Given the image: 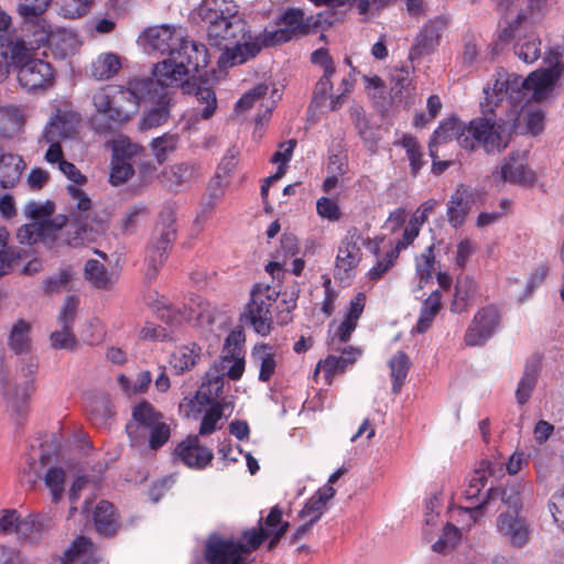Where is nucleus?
Listing matches in <instances>:
<instances>
[{"label": "nucleus", "mask_w": 564, "mask_h": 564, "mask_svg": "<svg viewBox=\"0 0 564 564\" xmlns=\"http://www.w3.org/2000/svg\"><path fill=\"white\" fill-rule=\"evenodd\" d=\"M208 64V53L204 44L182 39L178 46L172 52V56L158 63L154 67L155 78H133L128 86H106L96 90L93 95V104L99 116L107 122L104 129H112L131 119L138 111V98L149 95L160 85L178 86L193 94L203 109L196 108L204 120L213 117L217 109L215 91L205 86L191 85L186 78L198 73L199 68Z\"/></svg>", "instance_id": "1"}, {"label": "nucleus", "mask_w": 564, "mask_h": 564, "mask_svg": "<svg viewBox=\"0 0 564 564\" xmlns=\"http://www.w3.org/2000/svg\"><path fill=\"white\" fill-rule=\"evenodd\" d=\"M485 100L480 104L481 117L468 122L467 137L460 138L462 148L474 151L481 148L487 154H499L512 138V129L520 112L507 105L505 95L495 88H485Z\"/></svg>", "instance_id": "2"}, {"label": "nucleus", "mask_w": 564, "mask_h": 564, "mask_svg": "<svg viewBox=\"0 0 564 564\" xmlns=\"http://www.w3.org/2000/svg\"><path fill=\"white\" fill-rule=\"evenodd\" d=\"M562 72V66L556 64L547 69H539L531 73L525 79L516 74L499 75L494 88L500 95H505L507 105L514 107L519 112L524 101L531 99L541 101L553 89Z\"/></svg>", "instance_id": "3"}, {"label": "nucleus", "mask_w": 564, "mask_h": 564, "mask_svg": "<svg viewBox=\"0 0 564 564\" xmlns=\"http://www.w3.org/2000/svg\"><path fill=\"white\" fill-rule=\"evenodd\" d=\"M198 15L213 45L220 46L221 39H243L247 22L234 0H204L198 7Z\"/></svg>", "instance_id": "4"}, {"label": "nucleus", "mask_w": 564, "mask_h": 564, "mask_svg": "<svg viewBox=\"0 0 564 564\" xmlns=\"http://www.w3.org/2000/svg\"><path fill=\"white\" fill-rule=\"evenodd\" d=\"M55 212V204L47 200L44 205L37 206V242L44 243L47 248H59L64 243L70 247H79L93 240L88 235L87 226L79 224L74 234L66 240L61 239V230L67 223L65 215L51 216Z\"/></svg>", "instance_id": "5"}, {"label": "nucleus", "mask_w": 564, "mask_h": 564, "mask_svg": "<svg viewBox=\"0 0 564 564\" xmlns=\"http://www.w3.org/2000/svg\"><path fill=\"white\" fill-rule=\"evenodd\" d=\"M23 214L30 221L18 228L17 239L20 247L14 249H3L0 251V276L26 259L28 262L23 267L22 272L25 274H31L33 272L32 265L35 261V200H30L25 205Z\"/></svg>", "instance_id": "6"}, {"label": "nucleus", "mask_w": 564, "mask_h": 564, "mask_svg": "<svg viewBox=\"0 0 564 564\" xmlns=\"http://www.w3.org/2000/svg\"><path fill=\"white\" fill-rule=\"evenodd\" d=\"M280 292L267 284H257L251 291V297L247 304L241 321L250 325L253 330L267 336L272 329V315L270 307L278 300Z\"/></svg>", "instance_id": "7"}, {"label": "nucleus", "mask_w": 564, "mask_h": 564, "mask_svg": "<svg viewBox=\"0 0 564 564\" xmlns=\"http://www.w3.org/2000/svg\"><path fill=\"white\" fill-rule=\"evenodd\" d=\"M7 47L6 55L10 54L12 65L18 68V82L29 91L35 89V62L33 61L32 41L17 37L14 41L7 35L0 36V47Z\"/></svg>", "instance_id": "8"}, {"label": "nucleus", "mask_w": 564, "mask_h": 564, "mask_svg": "<svg viewBox=\"0 0 564 564\" xmlns=\"http://www.w3.org/2000/svg\"><path fill=\"white\" fill-rule=\"evenodd\" d=\"M162 413L148 401H142L132 410V420L127 424L126 431L133 447L145 445L149 429L162 421Z\"/></svg>", "instance_id": "9"}, {"label": "nucleus", "mask_w": 564, "mask_h": 564, "mask_svg": "<svg viewBox=\"0 0 564 564\" xmlns=\"http://www.w3.org/2000/svg\"><path fill=\"white\" fill-rule=\"evenodd\" d=\"M243 39L230 37L221 39L224 52L219 56V65L221 67H232L246 63L248 59L253 58L260 51L261 45L254 41L248 25H245Z\"/></svg>", "instance_id": "10"}, {"label": "nucleus", "mask_w": 564, "mask_h": 564, "mask_svg": "<svg viewBox=\"0 0 564 564\" xmlns=\"http://www.w3.org/2000/svg\"><path fill=\"white\" fill-rule=\"evenodd\" d=\"M523 20H525V15L520 13L514 22L510 23L500 32L499 39L501 41L509 42L511 39L517 37V42L513 47L514 54L524 63L531 64L541 55V41L533 33L520 34V24Z\"/></svg>", "instance_id": "11"}, {"label": "nucleus", "mask_w": 564, "mask_h": 564, "mask_svg": "<svg viewBox=\"0 0 564 564\" xmlns=\"http://www.w3.org/2000/svg\"><path fill=\"white\" fill-rule=\"evenodd\" d=\"M497 530L516 549L524 547L531 540L530 523L519 512H501L497 518Z\"/></svg>", "instance_id": "12"}, {"label": "nucleus", "mask_w": 564, "mask_h": 564, "mask_svg": "<svg viewBox=\"0 0 564 564\" xmlns=\"http://www.w3.org/2000/svg\"><path fill=\"white\" fill-rule=\"evenodd\" d=\"M280 25L278 30L265 32V45L288 42L297 35L308 33L310 30V23L300 9H288L281 17Z\"/></svg>", "instance_id": "13"}, {"label": "nucleus", "mask_w": 564, "mask_h": 564, "mask_svg": "<svg viewBox=\"0 0 564 564\" xmlns=\"http://www.w3.org/2000/svg\"><path fill=\"white\" fill-rule=\"evenodd\" d=\"M360 240L361 237L356 229L349 230L343 238L335 261V278L346 279L358 267L362 256Z\"/></svg>", "instance_id": "14"}, {"label": "nucleus", "mask_w": 564, "mask_h": 564, "mask_svg": "<svg viewBox=\"0 0 564 564\" xmlns=\"http://www.w3.org/2000/svg\"><path fill=\"white\" fill-rule=\"evenodd\" d=\"M500 322L498 310L487 306L479 310L465 334V343L468 346L484 345L495 333Z\"/></svg>", "instance_id": "15"}, {"label": "nucleus", "mask_w": 564, "mask_h": 564, "mask_svg": "<svg viewBox=\"0 0 564 564\" xmlns=\"http://www.w3.org/2000/svg\"><path fill=\"white\" fill-rule=\"evenodd\" d=\"M140 148L129 140H117L113 144L111 160L110 183L121 185L133 174L132 158L138 154Z\"/></svg>", "instance_id": "16"}, {"label": "nucleus", "mask_w": 564, "mask_h": 564, "mask_svg": "<svg viewBox=\"0 0 564 564\" xmlns=\"http://www.w3.org/2000/svg\"><path fill=\"white\" fill-rule=\"evenodd\" d=\"M492 178L501 183L529 185L535 182V174L519 153L512 152L503 160L501 166L492 172Z\"/></svg>", "instance_id": "17"}, {"label": "nucleus", "mask_w": 564, "mask_h": 564, "mask_svg": "<svg viewBox=\"0 0 564 564\" xmlns=\"http://www.w3.org/2000/svg\"><path fill=\"white\" fill-rule=\"evenodd\" d=\"M170 86L167 85H160L158 87V90L153 89L149 95H144L140 98H138V106L140 105V101L143 99H149L151 101H155L156 106L153 107L151 110H149L142 121L140 122V129L141 130H149L152 128H156L165 123L170 117V97L167 88Z\"/></svg>", "instance_id": "18"}, {"label": "nucleus", "mask_w": 564, "mask_h": 564, "mask_svg": "<svg viewBox=\"0 0 564 564\" xmlns=\"http://www.w3.org/2000/svg\"><path fill=\"white\" fill-rule=\"evenodd\" d=\"M80 116L72 110L56 109L45 127V140H64L73 138L78 130Z\"/></svg>", "instance_id": "19"}, {"label": "nucleus", "mask_w": 564, "mask_h": 564, "mask_svg": "<svg viewBox=\"0 0 564 564\" xmlns=\"http://www.w3.org/2000/svg\"><path fill=\"white\" fill-rule=\"evenodd\" d=\"M176 459L182 460L191 468H204L213 459V453L205 446L199 445L198 436L189 435L181 442L174 449Z\"/></svg>", "instance_id": "20"}, {"label": "nucleus", "mask_w": 564, "mask_h": 564, "mask_svg": "<svg viewBox=\"0 0 564 564\" xmlns=\"http://www.w3.org/2000/svg\"><path fill=\"white\" fill-rule=\"evenodd\" d=\"M501 499V501L508 507L506 512H519L521 513L522 501L520 497L519 486L516 484L509 485L503 489L499 488H490L484 500L478 505H470L465 508V510L471 513V517H476V514H481L484 508L488 506L491 501Z\"/></svg>", "instance_id": "21"}, {"label": "nucleus", "mask_w": 564, "mask_h": 564, "mask_svg": "<svg viewBox=\"0 0 564 564\" xmlns=\"http://www.w3.org/2000/svg\"><path fill=\"white\" fill-rule=\"evenodd\" d=\"M26 377V386L21 387V383H18L14 390L11 388L9 382L3 383L2 391L7 401V406L11 411L12 415H15L17 423L20 424L29 413V400L31 393L34 391L33 379H29V375Z\"/></svg>", "instance_id": "22"}, {"label": "nucleus", "mask_w": 564, "mask_h": 564, "mask_svg": "<svg viewBox=\"0 0 564 564\" xmlns=\"http://www.w3.org/2000/svg\"><path fill=\"white\" fill-rule=\"evenodd\" d=\"M443 29L444 24L441 21L434 20L426 23L415 37L409 58L414 61L431 54L440 43Z\"/></svg>", "instance_id": "23"}, {"label": "nucleus", "mask_w": 564, "mask_h": 564, "mask_svg": "<svg viewBox=\"0 0 564 564\" xmlns=\"http://www.w3.org/2000/svg\"><path fill=\"white\" fill-rule=\"evenodd\" d=\"M467 131L468 122H463L455 117L442 121L438 128L434 131L433 138L429 143L431 158H434V148L437 144L446 143L455 139L459 147H462L460 138L467 137Z\"/></svg>", "instance_id": "24"}, {"label": "nucleus", "mask_w": 564, "mask_h": 564, "mask_svg": "<svg viewBox=\"0 0 564 564\" xmlns=\"http://www.w3.org/2000/svg\"><path fill=\"white\" fill-rule=\"evenodd\" d=\"M148 39L155 51L161 54H167L169 57H171L172 52H174V48L178 46V43L183 39V31L181 28L161 25L150 29Z\"/></svg>", "instance_id": "25"}, {"label": "nucleus", "mask_w": 564, "mask_h": 564, "mask_svg": "<svg viewBox=\"0 0 564 564\" xmlns=\"http://www.w3.org/2000/svg\"><path fill=\"white\" fill-rule=\"evenodd\" d=\"M311 61L313 64L323 68V75L317 82L314 90V97L326 98L333 88L332 76L335 74L336 68L334 61L326 48H318L312 53Z\"/></svg>", "instance_id": "26"}, {"label": "nucleus", "mask_w": 564, "mask_h": 564, "mask_svg": "<svg viewBox=\"0 0 564 564\" xmlns=\"http://www.w3.org/2000/svg\"><path fill=\"white\" fill-rule=\"evenodd\" d=\"M471 208V202L469 194L466 189L457 188L451 196L447 203V219L448 223L454 227H460L466 219Z\"/></svg>", "instance_id": "27"}, {"label": "nucleus", "mask_w": 564, "mask_h": 564, "mask_svg": "<svg viewBox=\"0 0 564 564\" xmlns=\"http://www.w3.org/2000/svg\"><path fill=\"white\" fill-rule=\"evenodd\" d=\"M24 162L21 156L12 153H3L0 149V186L9 188L20 180Z\"/></svg>", "instance_id": "28"}, {"label": "nucleus", "mask_w": 564, "mask_h": 564, "mask_svg": "<svg viewBox=\"0 0 564 564\" xmlns=\"http://www.w3.org/2000/svg\"><path fill=\"white\" fill-rule=\"evenodd\" d=\"M176 229L169 225L161 230V235L149 249L148 260L150 268L156 272L166 259L167 251L175 240Z\"/></svg>", "instance_id": "29"}, {"label": "nucleus", "mask_w": 564, "mask_h": 564, "mask_svg": "<svg viewBox=\"0 0 564 564\" xmlns=\"http://www.w3.org/2000/svg\"><path fill=\"white\" fill-rule=\"evenodd\" d=\"M224 373H219L217 369L207 372L206 381L202 383L196 392L195 400L199 404L219 403L217 400L223 394Z\"/></svg>", "instance_id": "30"}, {"label": "nucleus", "mask_w": 564, "mask_h": 564, "mask_svg": "<svg viewBox=\"0 0 564 564\" xmlns=\"http://www.w3.org/2000/svg\"><path fill=\"white\" fill-rule=\"evenodd\" d=\"M315 6H324L327 9H335L343 6H355L358 13L364 17H373L384 8L388 0H311Z\"/></svg>", "instance_id": "31"}, {"label": "nucleus", "mask_w": 564, "mask_h": 564, "mask_svg": "<svg viewBox=\"0 0 564 564\" xmlns=\"http://www.w3.org/2000/svg\"><path fill=\"white\" fill-rule=\"evenodd\" d=\"M51 0H37V51L42 46L53 47L57 46L59 40L64 36L65 32L59 29H54L47 21L40 15V10L46 8Z\"/></svg>", "instance_id": "32"}, {"label": "nucleus", "mask_w": 564, "mask_h": 564, "mask_svg": "<svg viewBox=\"0 0 564 564\" xmlns=\"http://www.w3.org/2000/svg\"><path fill=\"white\" fill-rule=\"evenodd\" d=\"M95 527L98 533L110 536L117 532L118 522L115 514L113 506L101 500L94 511Z\"/></svg>", "instance_id": "33"}, {"label": "nucleus", "mask_w": 564, "mask_h": 564, "mask_svg": "<svg viewBox=\"0 0 564 564\" xmlns=\"http://www.w3.org/2000/svg\"><path fill=\"white\" fill-rule=\"evenodd\" d=\"M252 358L260 366L259 380L262 382L270 381L276 367L273 347L265 344L256 345L252 350Z\"/></svg>", "instance_id": "34"}, {"label": "nucleus", "mask_w": 564, "mask_h": 564, "mask_svg": "<svg viewBox=\"0 0 564 564\" xmlns=\"http://www.w3.org/2000/svg\"><path fill=\"white\" fill-rule=\"evenodd\" d=\"M121 69V59L115 53H102L91 64V76L98 80L113 77Z\"/></svg>", "instance_id": "35"}, {"label": "nucleus", "mask_w": 564, "mask_h": 564, "mask_svg": "<svg viewBox=\"0 0 564 564\" xmlns=\"http://www.w3.org/2000/svg\"><path fill=\"white\" fill-rule=\"evenodd\" d=\"M489 474L490 463L481 462L479 467L475 469L474 473L470 475L468 484L463 491L466 501H470L471 503L476 501V505L479 503V495L487 484V478Z\"/></svg>", "instance_id": "36"}, {"label": "nucleus", "mask_w": 564, "mask_h": 564, "mask_svg": "<svg viewBox=\"0 0 564 564\" xmlns=\"http://www.w3.org/2000/svg\"><path fill=\"white\" fill-rule=\"evenodd\" d=\"M32 324L24 321L19 319L10 332L9 336V346L15 354H22L29 351L31 348V334Z\"/></svg>", "instance_id": "37"}, {"label": "nucleus", "mask_w": 564, "mask_h": 564, "mask_svg": "<svg viewBox=\"0 0 564 564\" xmlns=\"http://www.w3.org/2000/svg\"><path fill=\"white\" fill-rule=\"evenodd\" d=\"M410 359L404 351H398L390 360V376L392 380V392L398 394L406 379L410 370Z\"/></svg>", "instance_id": "38"}, {"label": "nucleus", "mask_w": 564, "mask_h": 564, "mask_svg": "<svg viewBox=\"0 0 564 564\" xmlns=\"http://www.w3.org/2000/svg\"><path fill=\"white\" fill-rule=\"evenodd\" d=\"M442 295L440 291H433L430 296L423 302L420 317L416 323V330L419 333L426 332L434 319V317L438 314L442 302H441Z\"/></svg>", "instance_id": "39"}, {"label": "nucleus", "mask_w": 564, "mask_h": 564, "mask_svg": "<svg viewBox=\"0 0 564 564\" xmlns=\"http://www.w3.org/2000/svg\"><path fill=\"white\" fill-rule=\"evenodd\" d=\"M538 378V366L535 364H527L516 390V399L520 405L525 404L531 398V394L535 389Z\"/></svg>", "instance_id": "40"}, {"label": "nucleus", "mask_w": 564, "mask_h": 564, "mask_svg": "<svg viewBox=\"0 0 564 564\" xmlns=\"http://www.w3.org/2000/svg\"><path fill=\"white\" fill-rule=\"evenodd\" d=\"M84 275L95 288L108 289L113 284L111 274L98 260L90 259L84 268Z\"/></svg>", "instance_id": "41"}, {"label": "nucleus", "mask_w": 564, "mask_h": 564, "mask_svg": "<svg viewBox=\"0 0 564 564\" xmlns=\"http://www.w3.org/2000/svg\"><path fill=\"white\" fill-rule=\"evenodd\" d=\"M23 123V117L18 109L0 107V137H13L20 131Z\"/></svg>", "instance_id": "42"}, {"label": "nucleus", "mask_w": 564, "mask_h": 564, "mask_svg": "<svg viewBox=\"0 0 564 564\" xmlns=\"http://www.w3.org/2000/svg\"><path fill=\"white\" fill-rule=\"evenodd\" d=\"M180 135L177 133H164L161 137L154 138L150 145L156 161L162 164L166 161L169 154L177 149Z\"/></svg>", "instance_id": "43"}, {"label": "nucleus", "mask_w": 564, "mask_h": 564, "mask_svg": "<svg viewBox=\"0 0 564 564\" xmlns=\"http://www.w3.org/2000/svg\"><path fill=\"white\" fill-rule=\"evenodd\" d=\"M200 348L196 345L192 347L183 346L180 347L173 355L171 359L172 367L175 369L177 373H182L184 371L193 368L197 359L199 358Z\"/></svg>", "instance_id": "44"}, {"label": "nucleus", "mask_w": 564, "mask_h": 564, "mask_svg": "<svg viewBox=\"0 0 564 564\" xmlns=\"http://www.w3.org/2000/svg\"><path fill=\"white\" fill-rule=\"evenodd\" d=\"M400 144L405 149L406 156L410 162L411 174L416 176L425 164V161L423 160V152L416 138L409 134L403 135Z\"/></svg>", "instance_id": "45"}, {"label": "nucleus", "mask_w": 564, "mask_h": 564, "mask_svg": "<svg viewBox=\"0 0 564 564\" xmlns=\"http://www.w3.org/2000/svg\"><path fill=\"white\" fill-rule=\"evenodd\" d=\"M347 368L346 361L340 356L329 355L324 360L318 361L314 377L316 378L323 372L326 383H330L334 376L345 372Z\"/></svg>", "instance_id": "46"}, {"label": "nucleus", "mask_w": 564, "mask_h": 564, "mask_svg": "<svg viewBox=\"0 0 564 564\" xmlns=\"http://www.w3.org/2000/svg\"><path fill=\"white\" fill-rule=\"evenodd\" d=\"M412 66L404 65L402 67H395L391 72V94L393 95V98H398L403 91H406L410 88L412 84Z\"/></svg>", "instance_id": "47"}, {"label": "nucleus", "mask_w": 564, "mask_h": 564, "mask_svg": "<svg viewBox=\"0 0 564 564\" xmlns=\"http://www.w3.org/2000/svg\"><path fill=\"white\" fill-rule=\"evenodd\" d=\"M268 538L269 532H267L262 527L261 520L259 521L258 528L243 531L242 541H240V545L242 546V555L249 554L257 550Z\"/></svg>", "instance_id": "48"}, {"label": "nucleus", "mask_w": 564, "mask_h": 564, "mask_svg": "<svg viewBox=\"0 0 564 564\" xmlns=\"http://www.w3.org/2000/svg\"><path fill=\"white\" fill-rule=\"evenodd\" d=\"M434 262L435 256L433 252V246H430L420 257L416 258V274L420 278V289L423 288L424 283L432 280Z\"/></svg>", "instance_id": "49"}, {"label": "nucleus", "mask_w": 564, "mask_h": 564, "mask_svg": "<svg viewBox=\"0 0 564 564\" xmlns=\"http://www.w3.org/2000/svg\"><path fill=\"white\" fill-rule=\"evenodd\" d=\"M51 346L54 349H66L76 350L78 348V339L73 332V328L61 327L59 330H55L50 336Z\"/></svg>", "instance_id": "50"}, {"label": "nucleus", "mask_w": 564, "mask_h": 564, "mask_svg": "<svg viewBox=\"0 0 564 564\" xmlns=\"http://www.w3.org/2000/svg\"><path fill=\"white\" fill-rule=\"evenodd\" d=\"M45 485L51 491L52 501L58 502L64 492L65 473L62 468H51L45 475Z\"/></svg>", "instance_id": "51"}, {"label": "nucleus", "mask_w": 564, "mask_h": 564, "mask_svg": "<svg viewBox=\"0 0 564 564\" xmlns=\"http://www.w3.org/2000/svg\"><path fill=\"white\" fill-rule=\"evenodd\" d=\"M112 411L110 401L107 398H97L93 401L89 410V420L97 426H102L111 417Z\"/></svg>", "instance_id": "52"}, {"label": "nucleus", "mask_w": 564, "mask_h": 564, "mask_svg": "<svg viewBox=\"0 0 564 564\" xmlns=\"http://www.w3.org/2000/svg\"><path fill=\"white\" fill-rule=\"evenodd\" d=\"M227 403H215L204 414L199 434L208 435L216 430L217 422L223 417Z\"/></svg>", "instance_id": "53"}, {"label": "nucleus", "mask_w": 564, "mask_h": 564, "mask_svg": "<svg viewBox=\"0 0 564 564\" xmlns=\"http://www.w3.org/2000/svg\"><path fill=\"white\" fill-rule=\"evenodd\" d=\"M13 533L21 543H33L35 535V516L29 513L25 517L18 518Z\"/></svg>", "instance_id": "54"}, {"label": "nucleus", "mask_w": 564, "mask_h": 564, "mask_svg": "<svg viewBox=\"0 0 564 564\" xmlns=\"http://www.w3.org/2000/svg\"><path fill=\"white\" fill-rule=\"evenodd\" d=\"M172 176L177 184L193 181L200 174V165L196 162H182L171 167Z\"/></svg>", "instance_id": "55"}, {"label": "nucleus", "mask_w": 564, "mask_h": 564, "mask_svg": "<svg viewBox=\"0 0 564 564\" xmlns=\"http://www.w3.org/2000/svg\"><path fill=\"white\" fill-rule=\"evenodd\" d=\"M91 542L85 536L76 538L69 547L64 552L63 556L54 557L53 561H63L64 564H69L76 561L80 555L86 554L91 547Z\"/></svg>", "instance_id": "56"}, {"label": "nucleus", "mask_w": 564, "mask_h": 564, "mask_svg": "<svg viewBox=\"0 0 564 564\" xmlns=\"http://www.w3.org/2000/svg\"><path fill=\"white\" fill-rule=\"evenodd\" d=\"M67 192L74 203L73 208L77 210L76 217L79 220L87 219L91 208L90 198L86 195L84 191L76 187L75 185L67 186Z\"/></svg>", "instance_id": "57"}, {"label": "nucleus", "mask_w": 564, "mask_h": 564, "mask_svg": "<svg viewBox=\"0 0 564 564\" xmlns=\"http://www.w3.org/2000/svg\"><path fill=\"white\" fill-rule=\"evenodd\" d=\"M459 540V530L455 525L447 523L443 530V534L432 545V549L437 553H446L447 551L453 549L458 543Z\"/></svg>", "instance_id": "58"}, {"label": "nucleus", "mask_w": 564, "mask_h": 564, "mask_svg": "<svg viewBox=\"0 0 564 564\" xmlns=\"http://www.w3.org/2000/svg\"><path fill=\"white\" fill-rule=\"evenodd\" d=\"M105 326L98 318L88 321L82 330L83 341L90 346L101 343L105 338Z\"/></svg>", "instance_id": "59"}, {"label": "nucleus", "mask_w": 564, "mask_h": 564, "mask_svg": "<svg viewBox=\"0 0 564 564\" xmlns=\"http://www.w3.org/2000/svg\"><path fill=\"white\" fill-rule=\"evenodd\" d=\"M79 306V299L75 295H68L58 314V324L61 327L73 328Z\"/></svg>", "instance_id": "60"}, {"label": "nucleus", "mask_w": 564, "mask_h": 564, "mask_svg": "<svg viewBox=\"0 0 564 564\" xmlns=\"http://www.w3.org/2000/svg\"><path fill=\"white\" fill-rule=\"evenodd\" d=\"M239 355V352H231L230 357L225 356L220 361L223 373L226 372L231 380H239L245 371V359Z\"/></svg>", "instance_id": "61"}, {"label": "nucleus", "mask_w": 564, "mask_h": 564, "mask_svg": "<svg viewBox=\"0 0 564 564\" xmlns=\"http://www.w3.org/2000/svg\"><path fill=\"white\" fill-rule=\"evenodd\" d=\"M269 87L260 84L247 91L236 104V110L245 112L251 109L257 102L261 101L268 93Z\"/></svg>", "instance_id": "62"}, {"label": "nucleus", "mask_w": 564, "mask_h": 564, "mask_svg": "<svg viewBox=\"0 0 564 564\" xmlns=\"http://www.w3.org/2000/svg\"><path fill=\"white\" fill-rule=\"evenodd\" d=\"M326 509V503L315 494L307 500L303 509L300 511L299 517L302 520H311L316 523L323 516Z\"/></svg>", "instance_id": "63"}, {"label": "nucleus", "mask_w": 564, "mask_h": 564, "mask_svg": "<svg viewBox=\"0 0 564 564\" xmlns=\"http://www.w3.org/2000/svg\"><path fill=\"white\" fill-rule=\"evenodd\" d=\"M19 481L30 490L35 488L34 458L31 452L26 453L19 467Z\"/></svg>", "instance_id": "64"}]
</instances>
